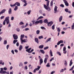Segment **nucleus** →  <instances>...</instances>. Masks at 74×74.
Returning <instances> with one entry per match:
<instances>
[{"label":"nucleus","mask_w":74,"mask_h":74,"mask_svg":"<svg viewBox=\"0 0 74 74\" xmlns=\"http://www.w3.org/2000/svg\"><path fill=\"white\" fill-rule=\"evenodd\" d=\"M6 21L5 20L3 21V25H5Z\"/></svg>","instance_id":"49530a36"},{"label":"nucleus","mask_w":74,"mask_h":74,"mask_svg":"<svg viewBox=\"0 0 74 74\" xmlns=\"http://www.w3.org/2000/svg\"><path fill=\"white\" fill-rule=\"evenodd\" d=\"M40 51L42 53H43V54L45 53V51H44L43 50H40Z\"/></svg>","instance_id":"aec40b11"},{"label":"nucleus","mask_w":74,"mask_h":74,"mask_svg":"<svg viewBox=\"0 0 74 74\" xmlns=\"http://www.w3.org/2000/svg\"><path fill=\"white\" fill-rule=\"evenodd\" d=\"M57 53H58L59 55L60 56H61V55H62L61 53H60V52H58Z\"/></svg>","instance_id":"4d7b16f0"},{"label":"nucleus","mask_w":74,"mask_h":74,"mask_svg":"<svg viewBox=\"0 0 74 74\" xmlns=\"http://www.w3.org/2000/svg\"><path fill=\"white\" fill-rule=\"evenodd\" d=\"M32 25H34V24H35V21L33 20L32 21Z\"/></svg>","instance_id":"bf43d9fd"},{"label":"nucleus","mask_w":74,"mask_h":74,"mask_svg":"<svg viewBox=\"0 0 74 74\" xmlns=\"http://www.w3.org/2000/svg\"><path fill=\"white\" fill-rule=\"evenodd\" d=\"M3 70L5 71L7 70V68L6 67H4L3 69V68H1V70L0 71V74H6V73H7V71H3Z\"/></svg>","instance_id":"f257e3e1"},{"label":"nucleus","mask_w":74,"mask_h":74,"mask_svg":"<svg viewBox=\"0 0 74 74\" xmlns=\"http://www.w3.org/2000/svg\"><path fill=\"white\" fill-rule=\"evenodd\" d=\"M17 42H18V40H14L13 41V43L14 44H15V43H16Z\"/></svg>","instance_id":"412c9836"},{"label":"nucleus","mask_w":74,"mask_h":74,"mask_svg":"<svg viewBox=\"0 0 74 74\" xmlns=\"http://www.w3.org/2000/svg\"><path fill=\"white\" fill-rule=\"evenodd\" d=\"M43 22L44 23H46V24H47V23H48V20L47 19H45L43 21Z\"/></svg>","instance_id":"ddd939ff"},{"label":"nucleus","mask_w":74,"mask_h":74,"mask_svg":"<svg viewBox=\"0 0 74 74\" xmlns=\"http://www.w3.org/2000/svg\"><path fill=\"white\" fill-rule=\"evenodd\" d=\"M57 31L58 32H60V28H57Z\"/></svg>","instance_id":"09e8293b"},{"label":"nucleus","mask_w":74,"mask_h":74,"mask_svg":"<svg viewBox=\"0 0 74 74\" xmlns=\"http://www.w3.org/2000/svg\"><path fill=\"white\" fill-rule=\"evenodd\" d=\"M47 10H48V11H51V8L49 7V6H48V9H47Z\"/></svg>","instance_id":"4c0bfd02"},{"label":"nucleus","mask_w":74,"mask_h":74,"mask_svg":"<svg viewBox=\"0 0 74 74\" xmlns=\"http://www.w3.org/2000/svg\"><path fill=\"white\" fill-rule=\"evenodd\" d=\"M15 5H16L17 6H19L20 5V3L17 2L15 3Z\"/></svg>","instance_id":"f3484780"},{"label":"nucleus","mask_w":74,"mask_h":74,"mask_svg":"<svg viewBox=\"0 0 74 74\" xmlns=\"http://www.w3.org/2000/svg\"><path fill=\"white\" fill-rule=\"evenodd\" d=\"M60 6L61 7H62V8H64V5L63 4H61L60 5Z\"/></svg>","instance_id":"72a5a7b5"},{"label":"nucleus","mask_w":74,"mask_h":74,"mask_svg":"<svg viewBox=\"0 0 74 74\" xmlns=\"http://www.w3.org/2000/svg\"><path fill=\"white\" fill-rule=\"evenodd\" d=\"M43 17L42 16H40L39 18H38V19H37V21H38L39 19H42V18H43Z\"/></svg>","instance_id":"bb28decb"},{"label":"nucleus","mask_w":74,"mask_h":74,"mask_svg":"<svg viewBox=\"0 0 74 74\" xmlns=\"http://www.w3.org/2000/svg\"><path fill=\"white\" fill-rule=\"evenodd\" d=\"M44 7L46 10H48V6H47L46 5L44 4Z\"/></svg>","instance_id":"5701e85b"},{"label":"nucleus","mask_w":74,"mask_h":74,"mask_svg":"<svg viewBox=\"0 0 74 74\" xmlns=\"http://www.w3.org/2000/svg\"><path fill=\"white\" fill-rule=\"evenodd\" d=\"M26 52H27L28 53H30V51L28 49H27L26 50Z\"/></svg>","instance_id":"6e6d98bb"},{"label":"nucleus","mask_w":74,"mask_h":74,"mask_svg":"<svg viewBox=\"0 0 74 74\" xmlns=\"http://www.w3.org/2000/svg\"><path fill=\"white\" fill-rule=\"evenodd\" d=\"M10 6L12 7H15V3L14 5L10 4Z\"/></svg>","instance_id":"de8ad7c7"},{"label":"nucleus","mask_w":74,"mask_h":74,"mask_svg":"<svg viewBox=\"0 0 74 74\" xmlns=\"http://www.w3.org/2000/svg\"><path fill=\"white\" fill-rule=\"evenodd\" d=\"M60 73L63 72V71H64V70L63 69H62L61 70H60Z\"/></svg>","instance_id":"052dcab7"},{"label":"nucleus","mask_w":74,"mask_h":74,"mask_svg":"<svg viewBox=\"0 0 74 74\" xmlns=\"http://www.w3.org/2000/svg\"><path fill=\"white\" fill-rule=\"evenodd\" d=\"M21 41H22V42H26L27 41V40L24 39L21 40Z\"/></svg>","instance_id":"9b49d317"},{"label":"nucleus","mask_w":74,"mask_h":74,"mask_svg":"<svg viewBox=\"0 0 74 74\" xmlns=\"http://www.w3.org/2000/svg\"><path fill=\"white\" fill-rule=\"evenodd\" d=\"M23 24H24V23H23V22H21L20 23V25H23Z\"/></svg>","instance_id":"5fc2aeb1"},{"label":"nucleus","mask_w":74,"mask_h":74,"mask_svg":"<svg viewBox=\"0 0 74 74\" xmlns=\"http://www.w3.org/2000/svg\"><path fill=\"white\" fill-rule=\"evenodd\" d=\"M35 25H37L39 23V21H36L35 22Z\"/></svg>","instance_id":"c756f323"},{"label":"nucleus","mask_w":74,"mask_h":74,"mask_svg":"<svg viewBox=\"0 0 74 74\" xmlns=\"http://www.w3.org/2000/svg\"><path fill=\"white\" fill-rule=\"evenodd\" d=\"M22 46L20 45L19 48V51H21L22 49Z\"/></svg>","instance_id":"b1692460"},{"label":"nucleus","mask_w":74,"mask_h":74,"mask_svg":"<svg viewBox=\"0 0 74 74\" xmlns=\"http://www.w3.org/2000/svg\"><path fill=\"white\" fill-rule=\"evenodd\" d=\"M48 23L47 26H51V25L53 24V22H52V21H51Z\"/></svg>","instance_id":"7ed1b4c3"},{"label":"nucleus","mask_w":74,"mask_h":74,"mask_svg":"<svg viewBox=\"0 0 74 74\" xmlns=\"http://www.w3.org/2000/svg\"><path fill=\"white\" fill-rule=\"evenodd\" d=\"M41 28L42 29H44V30H46V29L44 27H41Z\"/></svg>","instance_id":"a18cd8bd"},{"label":"nucleus","mask_w":74,"mask_h":74,"mask_svg":"<svg viewBox=\"0 0 74 74\" xmlns=\"http://www.w3.org/2000/svg\"><path fill=\"white\" fill-rule=\"evenodd\" d=\"M49 58V56L48 55H46L45 56V59H48V58Z\"/></svg>","instance_id":"ea45409f"},{"label":"nucleus","mask_w":74,"mask_h":74,"mask_svg":"<svg viewBox=\"0 0 74 74\" xmlns=\"http://www.w3.org/2000/svg\"><path fill=\"white\" fill-rule=\"evenodd\" d=\"M4 17H5V16H1L0 18L1 19H4Z\"/></svg>","instance_id":"3c124183"},{"label":"nucleus","mask_w":74,"mask_h":74,"mask_svg":"<svg viewBox=\"0 0 74 74\" xmlns=\"http://www.w3.org/2000/svg\"><path fill=\"white\" fill-rule=\"evenodd\" d=\"M61 43H63V40H60L57 43V45H59Z\"/></svg>","instance_id":"0eeeda50"},{"label":"nucleus","mask_w":74,"mask_h":74,"mask_svg":"<svg viewBox=\"0 0 74 74\" xmlns=\"http://www.w3.org/2000/svg\"><path fill=\"white\" fill-rule=\"evenodd\" d=\"M51 40V38H48L47 39V41L45 42V43L48 42V41H50V40Z\"/></svg>","instance_id":"6ab92c4d"},{"label":"nucleus","mask_w":74,"mask_h":74,"mask_svg":"<svg viewBox=\"0 0 74 74\" xmlns=\"http://www.w3.org/2000/svg\"><path fill=\"white\" fill-rule=\"evenodd\" d=\"M50 5L51 7L52 6V5H53V1H52L51 2Z\"/></svg>","instance_id":"58836bf2"},{"label":"nucleus","mask_w":74,"mask_h":74,"mask_svg":"<svg viewBox=\"0 0 74 74\" xmlns=\"http://www.w3.org/2000/svg\"><path fill=\"white\" fill-rule=\"evenodd\" d=\"M49 1H48L47 2L46 5L47 7H49Z\"/></svg>","instance_id":"a211bd4d"},{"label":"nucleus","mask_w":74,"mask_h":74,"mask_svg":"<svg viewBox=\"0 0 74 74\" xmlns=\"http://www.w3.org/2000/svg\"><path fill=\"white\" fill-rule=\"evenodd\" d=\"M19 42H17L16 44V45L17 47H19Z\"/></svg>","instance_id":"13d9d810"},{"label":"nucleus","mask_w":74,"mask_h":74,"mask_svg":"<svg viewBox=\"0 0 74 74\" xmlns=\"http://www.w3.org/2000/svg\"><path fill=\"white\" fill-rule=\"evenodd\" d=\"M72 6L73 7H74V2H73L72 3Z\"/></svg>","instance_id":"774afa93"},{"label":"nucleus","mask_w":74,"mask_h":74,"mask_svg":"<svg viewBox=\"0 0 74 74\" xmlns=\"http://www.w3.org/2000/svg\"><path fill=\"white\" fill-rule=\"evenodd\" d=\"M40 31H39V30H37L36 31V34H39L40 33Z\"/></svg>","instance_id":"a878e982"},{"label":"nucleus","mask_w":74,"mask_h":74,"mask_svg":"<svg viewBox=\"0 0 74 74\" xmlns=\"http://www.w3.org/2000/svg\"><path fill=\"white\" fill-rule=\"evenodd\" d=\"M44 48V45H41L39 47V48H40V49H42Z\"/></svg>","instance_id":"4468645a"},{"label":"nucleus","mask_w":74,"mask_h":74,"mask_svg":"<svg viewBox=\"0 0 74 74\" xmlns=\"http://www.w3.org/2000/svg\"><path fill=\"white\" fill-rule=\"evenodd\" d=\"M21 1H23V3H27V1H26V0H21Z\"/></svg>","instance_id":"f704fd0d"},{"label":"nucleus","mask_w":74,"mask_h":74,"mask_svg":"<svg viewBox=\"0 0 74 74\" xmlns=\"http://www.w3.org/2000/svg\"><path fill=\"white\" fill-rule=\"evenodd\" d=\"M58 8V7H57L56 6H55L54 9V11L55 12H54V13H56L57 12V9Z\"/></svg>","instance_id":"423d86ee"},{"label":"nucleus","mask_w":74,"mask_h":74,"mask_svg":"<svg viewBox=\"0 0 74 74\" xmlns=\"http://www.w3.org/2000/svg\"><path fill=\"white\" fill-rule=\"evenodd\" d=\"M50 53L51 55V56H53V54H52V50H50Z\"/></svg>","instance_id":"dca6fc26"},{"label":"nucleus","mask_w":74,"mask_h":74,"mask_svg":"<svg viewBox=\"0 0 74 74\" xmlns=\"http://www.w3.org/2000/svg\"><path fill=\"white\" fill-rule=\"evenodd\" d=\"M48 59H47V58H45L44 60V62L45 63H47V60Z\"/></svg>","instance_id":"2f4dec72"},{"label":"nucleus","mask_w":74,"mask_h":74,"mask_svg":"<svg viewBox=\"0 0 74 74\" xmlns=\"http://www.w3.org/2000/svg\"><path fill=\"white\" fill-rule=\"evenodd\" d=\"M3 43L4 45H6V44H7V41L6 40H5L3 41Z\"/></svg>","instance_id":"393cba45"},{"label":"nucleus","mask_w":74,"mask_h":74,"mask_svg":"<svg viewBox=\"0 0 74 74\" xmlns=\"http://www.w3.org/2000/svg\"><path fill=\"white\" fill-rule=\"evenodd\" d=\"M14 17L13 16L11 18V20L12 21H13V20H14Z\"/></svg>","instance_id":"e2e57ef3"},{"label":"nucleus","mask_w":74,"mask_h":74,"mask_svg":"<svg viewBox=\"0 0 74 74\" xmlns=\"http://www.w3.org/2000/svg\"><path fill=\"white\" fill-rule=\"evenodd\" d=\"M13 37L14 38V40H17L18 38V36L15 35V34L13 35Z\"/></svg>","instance_id":"39448f33"},{"label":"nucleus","mask_w":74,"mask_h":74,"mask_svg":"<svg viewBox=\"0 0 74 74\" xmlns=\"http://www.w3.org/2000/svg\"><path fill=\"white\" fill-rule=\"evenodd\" d=\"M31 11H31V10H29L28 11V12H27V14L28 15H30V12H31Z\"/></svg>","instance_id":"473e14b6"},{"label":"nucleus","mask_w":74,"mask_h":74,"mask_svg":"<svg viewBox=\"0 0 74 74\" xmlns=\"http://www.w3.org/2000/svg\"><path fill=\"white\" fill-rule=\"evenodd\" d=\"M39 22V23H40V24L41 23H42V20H40L39 21H38Z\"/></svg>","instance_id":"c85d7f7f"},{"label":"nucleus","mask_w":74,"mask_h":74,"mask_svg":"<svg viewBox=\"0 0 74 74\" xmlns=\"http://www.w3.org/2000/svg\"><path fill=\"white\" fill-rule=\"evenodd\" d=\"M46 67H50V65H49V63H48L46 65Z\"/></svg>","instance_id":"79ce46f5"},{"label":"nucleus","mask_w":74,"mask_h":74,"mask_svg":"<svg viewBox=\"0 0 74 74\" xmlns=\"http://www.w3.org/2000/svg\"><path fill=\"white\" fill-rule=\"evenodd\" d=\"M63 19V17L62 16H61L59 18V21L60 22L62 21V20Z\"/></svg>","instance_id":"f8f14e48"},{"label":"nucleus","mask_w":74,"mask_h":74,"mask_svg":"<svg viewBox=\"0 0 74 74\" xmlns=\"http://www.w3.org/2000/svg\"><path fill=\"white\" fill-rule=\"evenodd\" d=\"M48 48H49V47L48 46L46 47H45L44 48V49L45 50H46V49H48Z\"/></svg>","instance_id":"8fccbe9b"},{"label":"nucleus","mask_w":74,"mask_h":74,"mask_svg":"<svg viewBox=\"0 0 74 74\" xmlns=\"http://www.w3.org/2000/svg\"><path fill=\"white\" fill-rule=\"evenodd\" d=\"M74 65H73L72 67L71 68V69H70L69 70V71H71V70H73V69H74Z\"/></svg>","instance_id":"e433bc0d"},{"label":"nucleus","mask_w":74,"mask_h":74,"mask_svg":"<svg viewBox=\"0 0 74 74\" xmlns=\"http://www.w3.org/2000/svg\"><path fill=\"white\" fill-rule=\"evenodd\" d=\"M35 41L38 44V43H39V42H38V39H37V38H35Z\"/></svg>","instance_id":"2eb2a0df"},{"label":"nucleus","mask_w":74,"mask_h":74,"mask_svg":"<svg viewBox=\"0 0 74 74\" xmlns=\"http://www.w3.org/2000/svg\"><path fill=\"white\" fill-rule=\"evenodd\" d=\"M25 37V35H21V38H23Z\"/></svg>","instance_id":"603ef678"},{"label":"nucleus","mask_w":74,"mask_h":74,"mask_svg":"<svg viewBox=\"0 0 74 74\" xmlns=\"http://www.w3.org/2000/svg\"><path fill=\"white\" fill-rule=\"evenodd\" d=\"M52 30H54L55 29V25H53L52 27Z\"/></svg>","instance_id":"c9c22d12"},{"label":"nucleus","mask_w":74,"mask_h":74,"mask_svg":"<svg viewBox=\"0 0 74 74\" xmlns=\"http://www.w3.org/2000/svg\"><path fill=\"white\" fill-rule=\"evenodd\" d=\"M5 11H6V10L5 9H3L2 10V11L1 12V14H3V13H4L5 12Z\"/></svg>","instance_id":"1a4fd4ad"},{"label":"nucleus","mask_w":74,"mask_h":74,"mask_svg":"<svg viewBox=\"0 0 74 74\" xmlns=\"http://www.w3.org/2000/svg\"><path fill=\"white\" fill-rule=\"evenodd\" d=\"M19 65L20 67H21V66H23V64H22V62H20L19 64Z\"/></svg>","instance_id":"a19ab883"},{"label":"nucleus","mask_w":74,"mask_h":74,"mask_svg":"<svg viewBox=\"0 0 74 74\" xmlns=\"http://www.w3.org/2000/svg\"><path fill=\"white\" fill-rule=\"evenodd\" d=\"M43 38V36H41L39 37V39H41V38Z\"/></svg>","instance_id":"c03bdc74"},{"label":"nucleus","mask_w":74,"mask_h":74,"mask_svg":"<svg viewBox=\"0 0 74 74\" xmlns=\"http://www.w3.org/2000/svg\"><path fill=\"white\" fill-rule=\"evenodd\" d=\"M40 65H41V64L43 63V60H42V58H40Z\"/></svg>","instance_id":"6e6552de"},{"label":"nucleus","mask_w":74,"mask_h":74,"mask_svg":"<svg viewBox=\"0 0 74 74\" xmlns=\"http://www.w3.org/2000/svg\"><path fill=\"white\" fill-rule=\"evenodd\" d=\"M73 64V62H72V60H71L70 61V63L69 64L70 66H71Z\"/></svg>","instance_id":"4be33fe9"},{"label":"nucleus","mask_w":74,"mask_h":74,"mask_svg":"<svg viewBox=\"0 0 74 74\" xmlns=\"http://www.w3.org/2000/svg\"><path fill=\"white\" fill-rule=\"evenodd\" d=\"M9 18H10V17L9 16H7L4 20L6 21L7 24H9V23H10V20L9 19Z\"/></svg>","instance_id":"f03ea898"},{"label":"nucleus","mask_w":74,"mask_h":74,"mask_svg":"<svg viewBox=\"0 0 74 74\" xmlns=\"http://www.w3.org/2000/svg\"><path fill=\"white\" fill-rule=\"evenodd\" d=\"M14 11H16L18 10V6H16L15 7V8L14 9Z\"/></svg>","instance_id":"7c9ffc66"},{"label":"nucleus","mask_w":74,"mask_h":74,"mask_svg":"<svg viewBox=\"0 0 74 74\" xmlns=\"http://www.w3.org/2000/svg\"><path fill=\"white\" fill-rule=\"evenodd\" d=\"M65 11L66 12H69V9L67 8H66L65 9Z\"/></svg>","instance_id":"37998d69"},{"label":"nucleus","mask_w":74,"mask_h":74,"mask_svg":"<svg viewBox=\"0 0 74 74\" xmlns=\"http://www.w3.org/2000/svg\"><path fill=\"white\" fill-rule=\"evenodd\" d=\"M8 13L9 14H11L12 13V9L11 8H10L8 11Z\"/></svg>","instance_id":"9d476101"},{"label":"nucleus","mask_w":74,"mask_h":74,"mask_svg":"<svg viewBox=\"0 0 74 74\" xmlns=\"http://www.w3.org/2000/svg\"><path fill=\"white\" fill-rule=\"evenodd\" d=\"M74 29V25H72L71 26V29L73 30Z\"/></svg>","instance_id":"0e129e2a"},{"label":"nucleus","mask_w":74,"mask_h":74,"mask_svg":"<svg viewBox=\"0 0 74 74\" xmlns=\"http://www.w3.org/2000/svg\"><path fill=\"white\" fill-rule=\"evenodd\" d=\"M64 1V3H65V4L66 6H67V7H68L69 5V3L67 2V1Z\"/></svg>","instance_id":"20e7f679"},{"label":"nucleus","mask_w":74,"mask_h":74,"mask_svg":"<svg viewBox=\"0 0 74 74\" xmlns=\"http://www.w3.org/2000/svg\"><path fill=\"white\" fill-rule=\"evenodd\" d=\"M11 52L13 54H14V50H12Z\"/></svg>","instance_id":"338daca9"},{"label":"nucleus","mask_w":74,"mask_h":74,"mask_svg":"<svg viewBox=\"0 0 74 74\" xmlns=\"http://www.w3.org/2000/svg\"><path fill=\"white\" fill-rule=\"evenodd\" d=\"M64 65L65 66H67V62H66V61H65V62Z\"/></svg>","instance_id":"864d4df0"},{"label":"nucleus","mask_w":74,"mask_h":74,"mask_svg":"<svg viewBox=\"0 0 74 74\" xmlns=\"http://www.w3.org/2000/svg\"><path fill=\"white\" fill-rule=\"evenodd\" d=\"M38 68H36V70H37L38 71L40 69V68L41 67L39 66H38Z\"/></svg>","instance_id":"cd10ccee"},{"label":"nucleus","mask_w":74,"mask_h":74,"mask_svg":"<svg viewBox=\"0 0 74 74\" xmlns=\"http://www.w3.org/2000/svg\"><path fill=\"white\" fill-rule=\"evenodd\" d=\"M27 5V3H25L23 5V6L25 7V6H26Z\"/></svg>","instance_id":"680f3d73"},{"label":"nucleus","mask_w":74,"mask_h":74,"mask_svg":"<svg viewBox=\"0 0 74 74\" xmlns=\"http://www.w3.org/2000/svg\"><path fill=\"white\" fill-rule=\"evenodd\" d=\"M16 30L17 31V32H19L20 31V29H19V28H17L16 29Z\"/></svg>","instance_id":"69168bd1"}]
</instances>
